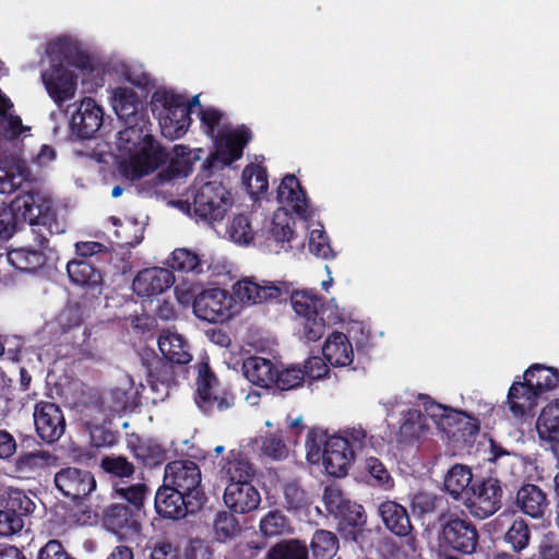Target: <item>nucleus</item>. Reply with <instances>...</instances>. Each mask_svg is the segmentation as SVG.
<instances>
[{"label": "nucleus", "mask_w": 559, "mask_h": 559, "mask_svg": "<svg viewBox=\"0 0 559 559\" xmlns=\"http://www.w3.org/2000/svg\"><path fill=\"white\" fill-rule=\"evenodd\" d=\"M112 107L124 124V128L118 132L120 146L132 150L143 142L142 148L123 167V171L129 178L139 180L155 171L168 159L169 154L152 135L147 134V114L133 90L117 88L114 94Z\"/></svg>", "instance_id": "nucleus-1"}, {"label": "nucleus", "mask_w": 559, "mask_h": 559, "mask_svg": "<svg viewBox=\"0 0 559 559\" xmlns=\"http://www.w3.org/2000/svg\"><path fill=\"white\" fill-rule=\"evenodd\" d=\"M20 221L32 226L35 241L48 245V237L58 233L59 224L51 204L38 191H25L9 205L0 204V241H8L16 233Z\"/></svg>", "instance_id": "nucleus-2"}, {"label": "nucleus", "mask_w": 559, "mask_h": 559, "mask_svg": "<svg viewBox=\"0 0 559 559\" xmlns=\"http://www.w3.org/2000/svg\"><path fill=\"white\" fill-rule=\"evenodd\" d=\"M368 442L367 431L357 427L340 430L323 441V436L310 429L306 439L307 459L317 463L322 459L326 473L334 477H344Z\"/></svg>", "instance_id": "nucleus-3"}, {"label": "nucleus", "mask_w": 559, "mask_h": 559, "mask_svg": "<svg viewBox=\"0 0 559 559\" xmlns=\"http://www.w3.org/2000/svg\"><path fill=\"white\" fill-rule=\"evenodd\" d=\"M50 53L58 51L61 55L59 62L52 58L50 69L41 74L44 85L48 95L58 105L61 106L64 102L74 97L76 92V75L64 67L71 66L78 69H90V57L74 48L68 39L59 38L57 41L49 45Z\"/></svg>", "instance_id": "nucleus-4"}, {"label": "nucleus", "mask_w": 559, "mask_h": 559, "mask_svg": "<svg viewBox=\"0 0 559 559\" xmlns=\"http://www.w3.org/2000/svg\"><path fill=\"white\" fill-rule=\"evenodd\" d=\"M290 300L301 326L300 332L308 342L319 341L324 335L326 326L341 321L336 310L312 290L294 292Z\"/></svg>", "instance_id": "nucleus-5"}, {"label": "nucleus", "mask_w": 559, "mask_h": 559, "mask_svg": "<svg viewBox=\"0 0 559 559\" xmlns=\"http://www.w3.org/2000/svg\"><path fill=\"white\" fill-rule=\"evenodd\" d=\"M186 197L188 212L207 224L223 221L234 203L230 191L219 181L193 186Z\"/></svg>", "instance_id": "nucleus-6"}, {"label": "nucleus", "mask_w": 559, "mask_h": 559, "mask_svg": "<svg viewBox=\"0 0 559 559\" xmlns=\"http://www.w3.org/2000/svg\"><path fill=\"white\" fill-rule=\"evenodd\" d=\"M151 105L164 138L176 140L186 134L192 119L185 96L160 87L154 91Z\"/></svg>", "instance_id": "nucleus-7"}, {"label": "nucleus", "mask_w": 559, "mask_h": 559, "mask_svg": "<svg viewBox=\"0 0 559 559\" xmlns=\"http://www.w3.org/2000/svg\"><path fill=\"white\" fill-rule=\"evenodd\" d=\"M32 171L23 158L21 140H10V143H0V193L10 194L28 181Z\"/></svg>", "instance_id": "nucleus-8"}, {"label": "nucleus", "mask_w": 559, "mask_h": 559, "mask_svg": "<svg viewBox=\"0 0 559 559\" xmlns=\"http://www.w3.org/2000/svg\"><path fill=\"white\" fill-rule=\"evenodd\" d=\"M198 377L195 379V403L204 414H212L214 409L223 412L234 405V395L219 390V381L212 371L207 360L195 365Z\"/></svg>", "instance_id": "nucleus-9"}, {"label": "nucleus", "mask_w": 559, "mask_h": 559, "mask_svg": "<svg viewBox=\"0 0 559 559\" xmlns=\"http://www.w3.org/2000/svg\"><path fill=\"white\" fill-rule=\"evenodd\" d=\"M441 540L445 547L461 555H472L479 544V533L475 524L456 513L440 515Z\"/></svg>", "instance_id": "nucleus-10"}, {"label": "nucleus", "mask_w": 559, "mask_h": 559, "mask_svg": "<svg viewBox=\"0 0 559 559\" xmlns=\"http://www.w3.org/2000/svg\"><path fill=\"white\" fill-rule=\"evenodd\" d=\"M503 489L501 481L495 477L476 479L463 499L464 507L476 519L485 520L502 507Z\"/></svg>", "instance_id": "nucleus-11"}, {"label": "nucleus", "mask_w": 559, "mask_h": 559, "mask_svg": "<svg viewBox=\"0 0 559 559\" xmlns=\"http://www.w3.org/2000/svg\"><path fill=\"white\" fill-rule=\"evenodd\" d=\"M322 499L340 531L359 528L366 524L367 515L364 507L346 498L338 486L334 484L325 486Z\"/></svg>", "instance_id": "nucleus-12"}, {"label": "nucleus", "mask_w": 559, "mask_h": 559, "mask_svg": "<svg viewBox=\"0 0 559 559\" xmlns=\"http://www.w3.org/2000/svg\"><path fill=\"white\" fill-rule=\"evenodd\" d=\"M193 313L211 323L226 322L236 313L234 296L222 288L204 289L193 299Z\"/></svg>", "instance_id": "nucleus-13"}, {"label": "nucleus", "mask_w": 559, "mask_h": 559, "mask_svg": "<svg viewBox=\"0 0 559 559\" xmlns=\"http://www.w3.org/2000/svg\"><path fill=\"white\" fill-rule=\"evenodd\" d=\"M201 469L190 460H176L165 467L164 484L178 489L193 500L204 501V492L201 488Z\"/></svg>", "instance_id": "nucleus-14"}, {"label": "nucleus", "mask_w": 559, "mask_h": 559, "mask_svg": "<svg viewBox=\"0 0 559 559\" xmlns=\"http://www.w3.org/2000/svg\"><path fill=\"white\" fill-rule=\"evenodd\" d=\"M233 294L242 304L257 305L281 301L289 290L283 282H258L254 277H243L233 285Z\"/></svg>", "instance_id": "nucleus-15"}, {"label": "nucleus", "mask_w": 559, "mask_h": 559, "mask_svg": "<svg viewBox=\"0 0 559 559\" xmlns=\"http://www.w3.org/2000/svg\"><path fill=\"white\" fill-rule=\"evenodd\" d=\"M0 509V535L11 536L24 526L23 518L31 514L35 503L21 489H9Z\"/></svg>", "instance_id": "nucleus-16"}, {"label": "nucleus", "mask_w": 559, "mask_h": 559, "mask_svg": "<svg viewBox=\"0 0 559 559\" xmlns=\"http://www.w3.org/2000/svg\"><path fill=\"white\" fill-rule=\"evenodd\" d=\"M56 488L72 501L87 498L97 486L94 474L85 468L67 466L59 469L53 477Z\"/></svg>", "instance_id": "nucleus-17"}, {"label": "nucleus", "mask_w": 559, "mask_h": 559, "mask_svg": "<svg viewBox=\"0 0 559 559\" xmlns=\"http://www.w3.org/2000/svg\"><path fill=\"white\" fill-rule=\"evenodd\" d=\"M146 371V381L153 393L154 403L164 401L176 384L174 365L156 355L154 352L141 358Z\"/></svg>", "instance_id": "nucleus-18"}, {"label": "nucleus", "mask_w": 559, "mask_h": 559, "mask_svg": "<svg viewBox=\"0 0 559 559\" xmlns=\"http://www.w3.org/2000/svg\"><path fill=\"white\" fill-rule=\"evenodd\" d=\"M154 506L159 516L170 520L183 519L202 507L200 500L190 499L186 493L166 484L156 491Z\"/></svg>", "instance_id": "nucleus-19"}, {"label": "nucleus", "mask_w": 559, "mask_h": 559, "mask_svg": "<svg viewBox=\"0 0 559 559\" xmlns=\"http://www.w3.org/2000/svg\"><path fill=\"white\" fill-rule=\"evenodd\" d=\"M251 139V130L243 124L228 133L218 135L215 140V154L212 159L204 162V167L211 168L216 160L225 166L231 165L241 158L243 148Z\"/></svg>", "instance_id": "nucleus-20"}, {"label": "nucleus", "mask_w": 559, "mask_h": 559, "mask_svg": "<svg viewBox=\"0 0 559 559\" xmlns=\"http://www.w3.org/2000/svg\"><path fill=\"white\" fill-rule=\"evenodd\" d=\"M105 528L119 538L136 537L142 530L141 515L124 503H112L103 513Z\"/></svg>", "instance_id": "nucleus-21"}, {"label": "nucleus", "mask_w": 559, "mask_h": 559, "mask_svg": "<svg viewBox=\"0 0 559 559\" xmlns=\"http://www.w3.org/2000/svg\"><path fill=\"white\" fill-rule=\"evenodd\" d=\"M34 424L38 437L46 443L58 441L66 430V419L59 405L40 401L35 405Z\"/></svg>", "instance_id": "nucleus-22"}, {"label": "nucleus", "mask_w": 559, "mask_h": 559, "mask_svg": "<svg viewBox=\"0 0 559 559\" xmlns=\"http://www.w3.org/2000/svg\"><path fill=\"white\" fill-rule=\"evenodd\" d=\"M104 121V110L96 100L85 97L72 112L70 129L78 139H92Z\"/></svg>", "instance_id": "nucleus-23"}, {"label": "nucleus", "mask_w": 559, "mask_h": 559, "mask_svg": "<svg viewBox=\"0 0 559 559\" xmlns=\"http://www.w3.org/2000/svg\"><path fill=\"white\" fill-rule=\"evenodd\" d=\"M199 159L200 156L197 152L185 145H176L174 156L169 159L167 167L152 179L153 187L157 190L166 183L188 177L193 170L194 163Z\"/></svg>", "instance_id": "nucleus-24"}, {"label": "nucleus", "mask_w": 559, "mask_h": 559, "mask_svg": "<svg viewBox=\"0 0 559 559\" xmlns=\"http://www.w3.org/2000/svg\"><path fill=\"white\" fill-rule=\"evenodd\" d=\"M175 283L173 271L164 267H146L141 270L133 280L132 289L141 297L160 295Z\"/></svg>", "instance_id": "nucleus-25"}, {"label": "nucleus", "mask_w": 559, "mask_h": 559, "mask_svg": "<svg viewBox=\"0 0 559 559\" xmlns=\"http://www.w3.org/2000/svg\"><path fill=\"white\" fill-rule=\"evenodd\" d=\"M540 397L542 393L535 389L534 384L520 376L515 377L507 395L510 411L516 417L531 414L538 405Z\"/></svg>", "instance_id": "nucleus-26"}, {"label": "nucleus", "mask_w": 559, "mask_h": 559, "mask_svg": "<svg viewBox=\"0 0 559 559\" xmlns=\"http://www.w3.org/2000/svg\"><path fill=\"white\" fill-rule=\"evenodd\" d=\"M224 503L234 513L246 514L254 511L261 503L259 490L250 483L227 484Z\"/></svg>", "instance_id": "nucleus-27"}, {"label": "nucleus", "mask_w": 559, "mask_h": 559, "mask_svg": "<svg viewBox=\"0 0 559 559\" xmlns=\"http://www.w3.org/2000/svg\"><path fill=\"white\" fill-rule=\"evenodd\" d=\"M277 201L290 205L293 211L301 218H309V199L297 177L287 174L277 188Z\"/></svg>", "instance_id": "nucleus-28"}, {"label": "nucleus", "mask_w": 559, "mask_h": 559, "mask_svg": "<svg viewBox=\"0 0 559 559\" xmlns=\"http://www.w3.org/2000/svg\"><path fill=\"white\" fill-rule=\"evenodd\" d=\"M539 439L555 453L559 454V399L547 404L536 421Z\"/></svg>", "instance_id": "nucleus-29"}, {"label": "nucleus", "mask_w": 559, "mask_h": 559, "mask_svg": "<svg viewBox=\"0 0 559 559\" xmlns=\"http://www.w3.org/2000/svg\"><path fill=\"white\" fill-rule=\"evenodd\" d=\"M223 461L224 464L221 473L228 484L238 485L241 481L252 484L257 469L247 454L241 451L231 450Z\"/></svg>", "instance_id": "nucleus-30"}, {"label": "nucleus", "mask_w": 559, "mask_h": 559, "mask_svg": "<svg viewBox=\"0 0 559 559\" xmlns=\"http://www.w3.org/2000/svg\"><path fill=\"white\" fill-rule=\"evenodd\" d=\"M380 516L385 527L399 537H407L415 540L412 535L413 525L411 523L407 510L395 501H384L379 506Z\"/></svg>", "instance_id": "nucleus-31"}, {"label": "nucleus", "mask_w": 559, "mask_h": 559, "mask_svg": "<svg viewBox=\"0 0 559 559\" xmlns=\"http://www.w3.org/2000/svg\"><path fill=\"white\" fill-rule=\"evenodd\" d=\"M515 504L522 513L533 519H540L549 506V500L539 486L525 484L516 492Z\"/></svg>", "instance_id": "nucleus-32"}, {"label": "nucleus", "mask_w": 559, "mask_h": 559, "mask_svg": "<svg viewBox=\"0 0 559 559\" xmlns=\"http://www.w3.org/2000/svg\"><path fill=\"white\" fill-rule=\"evenodd\" d=\"M322 354L332 367H346L354 360L352 343L343 332L334 331L328 336Z\"/></svg>", "instance_id": "nucleus-33"}, {"label": "nucleus", "mask_w": 559, "mask_h": 559, "mask_svg": "<svg viewBox=\"0 0 559 559\" xmlns=\"http://www.w3.org/2000/svg\"><path fill=\"white\" fill-rule=\"evenodd\" d=\"M259 532L264 538H274L294 534L295 527L290 518L283 510H269L259 521Z\"/></svg>", "instance_id": "nucleus-34"}, {"label": "nucleus", "mask_w": 559, "mask_h": 559, "mask_svg": "<svg viewBox=\"0 0 559 559\" xmlns=\"http://www.w3.org/2000/svg\"><path fill=\"white\" fill-rule=\"evenodd\" d=\"M275 365L267 358L250 356L242 362L243 376L254 385L271 389Z\"/></svg>", "instance_id": "nucleus-35"}, {"label": "nucleus", "mask_w": 559, "mask_h": 559, "mask_svg": "<svg viewBox=\"0 0 559 559\" xmlns=\"http://www.w3.org/2000/svg\"><path fill=\"white\" fill-rule=\"evenodd\" d=\"M67 273L73 284L91 290L99 289L103 284L100 271L84 260L69 261Z\"/></svg>", "instance_id": "nucleus-36"}, {"label": "nucleus", "mask_w": 559, "mask_h": 559, "mask_svg": "<svg viewBox=\"0 0 559 559\" xmlns=\"http://www.w3.org/2000/svg\"><path fill=\"white\" fill-rule=\"evenodd\" d=\"M158 348L163 354L162 358L173 365H186L192 359L187 341L177 333L160 335Z\"/></svg>", "instance_id": "nucleus-37"}, {"label": "nucleus", "mask_w": 559, "mask_h": 559, "mask_svg": "<svg viewBox=\"0 0 559 559\" xmlns=\"http://www.w3.org/2000/svg\"><path fill=\"white\" fill-rule=\"evenodd\" d=\"M473 483L471 468L462 464H455L447 473L443 486L452 499L463 502Z\"/></svg>", "instance_id": "nucleus-38"}, {"label": "nucleus", "mask_w": 559, "mask_h": 559, "mask_svg": "<svg viewBox=\"0 0 559 559\" xmlns=\"http://www.w3.org/2000/svg\"><path fill=\"white\" fill-rule=\"evenodd\" d=\"M7 261L20 272L33 273L46 264V254L38 249L15 248L7 253Z\"/></svg>", "instance_id": "nucleus-39"}, {"label": "nucleus", "mask_w": 559, "mask_h": 559, "mask_svg": "<svg viewBox=\"0 0 559 559\" xmlns=\"http://www.w3.org/2000/svg\"><path fill=\"white\" fill-rule=\"evenodd\" d=\"M522 378L532 382L542 395L559 386V370L542 364H533L530 366L524 371Z\"/></svg>", "instance_id": "nucleus-40"}, {"label": "nucleus", "mask_w": 559, "mask_h": 559, "mask_svg": "<svg viewBox=\"0 0 559 559\" xmlns=\"http://www.w3.org/2000/svg\"><path fill=\"white\" fill-rule=\"evenodd\" d=\"M428 429L426 416L420 409L409 408L403 413L397 433L399 442H412L419 439Z\"/></svg>", "instance_id": "nucleus-41"}, {"label": "nucleus", "mask_w": 559, "mask_h": 559, "mask_svg": "<svg viewBox=\"0 0 559 559\" xmlns=\"http://www.w3.org/2000/svg\"><path fill=\"white\" fill-rule=\"evenodd\" d=\"M205 262L200 255L187 248H177L171 252L168 265L171 270L199 275L204 272Z\"/></svg>", "instance_id": "nucleus-42"}, {"label": "nucleus", "mask_w": 559, "mask_h": 559, "mask_svg": "<svg viewBox=\"0 0 559 559\" xmlns=\"http://www.w3.org/2000/svg\"><path fill=\"white\" fill-rule=\"evenodd\" d=\"M292 216L287 212L277 211L274 213L270 228V238L276 243H281V248L292 249L290 241L294 239L295 231Z\"/></svg>", "instance_id": "nucleus-43"}, {"label": "nucleus", "mask_w": 559, "mask_h": 559, "mask_svg": "<svg viewBox=\"0 0 559 559\" xmlns=\"http://www.w3.org/2000/svg\"><path fill=\"white\" fill-rule=\"evenodd\" d=\"M264 559H308V548L300 539H283L269 548Z\"/></svg>", "instance_id": "nucleus-44"}, {"label": "nucleus", "mask_w": 559, "mask_h": 559, "mask_svg": "<svg viewBox=\"0 0 559 559\" xmlns=\"http://www.w3.org/2000/svg\"><path fill=\"white\" fill-rule=\"evenodd\" d=\"M133 454L146 467H156L166 461V450L155 440H140L133 447Z\"/></svg>", "instance_id": "nucleus-45"}, {"label": "nucleus", "mask_w": 559, "mask_h": 559, "mask_svg": "<svg viewBox=\"0 0 559 559\" xmlns=\"http://www.w3.org/2000/svg\"><path fill=\"white\" fill-rule=\"evenodd\" d=\"M338 547L337 536L326 530H317L310 543V549L316 559H332Z\"/></svg>", "instance_id": "nucleus-46"}, {"label": "nucleus", "mask_w": 559, "mask_h": 559, "mask_svg": "<svg viewBox=\"0 0 559 559\" xmlns=\"http://www.w3.org/2000/svg\"><path fill=\"white\" fill-rule=\"evenodd\" d=\"M305 379L302 369L296 366H289L278 370L275 367L274 376L272 379L271 389L280 393L296 390L304 385Z\"/></svg>", "instance_id": "nucleus-47"}, {"label": "nucleus", "mask_w": 559, "mask_h": 559, "mask_svg": "<svg viewBox=\"0 0 559 559\" xmlns=\"http://www.w3.org/2000/svg\"><path fill=\"white\" fill-rule=\"evenodd\" d=\"M283 499L284 508L293 514L307 510L310 506L306 490L297 481H289L284 485Z\"/></svg>", "instance_id": "nucleus-48"}, {"label": "nucleus", "mask_w": 559, "mask_h": 559, "mask_svg": "<svg viewBox=\"0 0 559 559\" xmlns=\"http://www.w3.org/2000/svg\"><path fill=\"white\" fill-rule=\"evenodd\" d=\"M213 531L215 539L225 543L239 535L241 527L234 514L223 511L216 514Z\"/></svg>", "instance_id": "nucleus-49"}, {"label": "nucleus", "mask_w": 559, "mask_h": 559, "mask_svg": "<svg viewBox=\"0 0 559 559\" xmlns=\"http://www.w3.org/2000/svg\"><path fill=\"white\" fill-rule=\"evenodd\" d=\"M531 538V532L527 523L519 518L513 521L504 534V542L509 544L512 550L520 552L527 547Z\"/></svg>", "instance_id": "nucleus-50"}, {"label": "nucleus", "mask_w": 559, "mask_h": 559, "mask_svg": "<svg viewBox=\"0 0 559 559\" xmlns=\"http://www.w3.org/2000/svg\"><path fill=\"white\" fill-rule=\"evenodd\" d=\"M242 179L252 193L261 194L269 188L266 168L261 165H249L242 171Z\"/></svg>", "instance_id": "nucleus-51"}, {"label": "nucleus", "mask_w": 559, "mask_h": 559, "mask_svg": "<svg viewBox=\"0 0 559 559\" xmlns=\"http://www.w3.org/2000/svg\"><path fill=\"white\" fill-rule=\"evenodd\" d=\"M260 454L272 461H282L288 456V448L281 436L270 435L261 438Z\"/></svg>", "instance_id": "nucleus-52"}, {"label": "nucleus", "mask_w": 559, "mask_h": 559, "mask_svg": "<svg viewBox=\"0 0 559 559\" xmlns=\"http://www.w3.org/2000/svg\"><path fill=\"white\" fill-rule=\"evenodd\" d=\"M100 467L105 473L119 478H128L134 474V465L122 455L104 456L100 461Z\"/></svg>", "instance_id": "nucleus-53"}, {"label": "nucleus", "mask_w": 559, "mask_h": 559, "mask_svg": "<svg viewBox=\"0 0 559 559\" xmlns=\"http://www.w3.org/2000/svg\"><path fill=\"white\" fill-rule=\"evenodd\" d=\"M227 233L233 241L237 243H249L253 239V230L250 219L245 214H238L233 217Z\"/></svg>", "instance_id": "nucleus-54"}, {"label": "nucleus", "mask_w": 559, "mask_h": 559, "mask_svg": "<svg viewBox=\"0 0 559 559\" xmlns=\"http://www.w3.org/2000/svg\"><path fill=\"white\" fill-rule=\"evenodd\" d=\"M365 469L371 477V485L384 488H391L393 486V479L390 473L378 457L370 456L366 459Z\"/></svg>", "instance_id": "nucleus-55"}, {"label": "nucleus", "mask_w": 559, "mask_h": 559, "mask_svg": "<svg viewBox=\"0 0 559 559\" xmlns=\"http://www.w3.org/2000/svg\"><path fill=\"white\" fill-rule=\"evenodd\" d=\"M309 250L312 254L322 259L334 257L328 235L322 229H313L309 235Z\"/></svg>", "instance_id": "nucleus-56"}, {"label": "nucleus", "mask_w": 559, "mask_h": 559, "mask_svg": "<svg viewBox=\"0 0 559 559\" xmlns=\"http://www.w3.org/2000/svg\"><path fill=\"white\" fill-rule=\"evenodd\" d=\"M116 490L119 496L127 500V506L132 507L138 514L142 515L143 502L147 491L144 484H134L128 487L117 488Z\"/></svg>", "instance_id": "nucleus-57"}, {"label": "nucleus", "mask_w": 559, "mask_h": 559, "mask_svg": "<svg viewBox=\"0 0 559 559\" xmlns=\"http://www.w3.org/2000/svg\"><path fill=\"white\" fill-rule=\"evenodd\" d=\"M442 502V498L427 491H418L413 495L411 507L414 512L419 514L432 513Z\"/></svg>", "instance_id": "nucleus-58"}, {"label": "nucleus", "mask_w": 559, "mask_h": 559, "mask_svg": "<svg viewBox=\"0 0 559 559\" xmlns=\"http://www.w3.org/2000/svg\"><path fill=\"white\" fill-rule=\"evenodd\" d=\"M105 401L108 403L107 407L104 409L106 418L124 413L130 408L128 394L121 389L111 390L109 395L102 400V403Z\"/></svg>", "instance_id": "nucleus-59"}, {"label": "nucleus", "mask_w": 559, "mask_h": 559, "mask_svg": "<svg viewBox=\"0 0 559 559\" xmlns=\"http://www.w3.org/2000/svg\"><path fill=\"white\" fill-rule=\"evenodd\" d=\"M329 371L330 369L326 364V360L319 356L309 357L305 361V367L302 369L304 379L308 377L312 380H319L324 378L329 373Z\"/></svg>", "instance_id": "nucleus-60"}, {"label": "nucleus", "mask_w": 559, "mask_h": 559, "mask_svg": "<svg viewBox=\"0 0 559 559\" xmlns=\"http://www.w3.org/2000/svg\"><path fill=\"white\" fill-rule=\"evenodd\" d=\"M419 400L423 401L425 416L430 417L440 428L444 414L448 412V406L437 403L429 395H419Z\"/></svg>", "instance_id": "nucleus-61"}, {"label": "nucleus", "mask_w": 559, "mask_h": 559, "mask_svg": "<svg viewBox=\"0 0 559 559\" xmlns=\"http://www.w3.org/2000/svg\"><path fill=\"white\" fill-rule=\"evenodd\" d=\"M47 457L48 454L44 451L21 454L16 460V471H33L38 467Z\"/></svg>", "instance_id": "nucleus-62"}, {"label": "nucleus", "mask_w": 559, "mask_h": 559, "mask_svg": "<svg viewBox=\"0 0 559 559\" xmlns=\"http://www.w3.org/2000/svg\"><path fill=\"white\" fill-rule=\"evenodd\" d=\"M455 438H462L464 441H468L474 439L479 432V423L476 418H473L464 413V419L460 420V424L456 429Z\"/></svg>", "instance_id": "nucleus-63"}, {"label": "nucleus", "mask_w": 559, "mask_h": 559, "mask_svg": "<svg viewBox=\"0 0 559 559\" xmlns=\"http://www.w3.org/2000/svg\"><path fill=\"white\" fill-rule=\"evenodd\" d=\"M179 549L169 540H158L152 547L150 559H178Z\"/></svg>", "instance_id": "nucleus-64"}]
</instances>
